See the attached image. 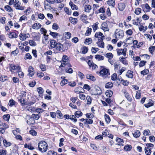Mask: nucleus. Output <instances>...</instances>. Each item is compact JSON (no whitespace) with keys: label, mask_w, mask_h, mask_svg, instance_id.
Listing matches in <instances>:
<instances>
[{"label":"nucleus","mask_w":155,"mask_h":155,"mask_svg":"<svg viewBox=\"0 0 155 155\" xmlns=\"http://www.w3.org/2000/svg\"><path fill=\"white\" fill-rule=\"evenodd\" d=\"M141 9L140 8H137L136 9L135 11V13L137 15H139L141 12Z\"/></svg>","instance_id":"bf43d9fd"},{"label":"nucleus","mask_w":155,"mask_h":155,"mask_svg":"<svg viewBox=\"0 0 155 155\" xmlns=\"http://www.w3.org/2000/svg\"><path fill=\"white\" fill-rule=\"evenodd\" d=\"M126 5L123 3H120L118 4V8L120 11H123L125 8Z\"/></svg>","instance_id":"1a4fd4ad"},{"label":"nucleus","mask_w":155,"mask_h":155,"mask_svg":"<svg viewBox=\"0 0 155 155\" xmlns=\"http://www.w3.org/2000/svg\"><path fill=\"white\" fill-rule=\"evenodd\" d=\"M92 29L91 28H89L86 31V33H85V35L86 36H88L89 35L91 32Z\"/></svg>","instance_id":"5fc2aeb1"},{"label":"nucleus","mask_w":155,"mask_h":155,"mask_svg":"<svg viewBox=\"0 0 155 155\" xmlns=\"http://www.w3.org/2000/svg\"><path fill=\"white\" fill-rule=\"evenodd\" d=\"M69 20L70 22L74 25L76 24L78 21V19L77 18H73L71 17L70 18Z\"/></svg>","instance_id":"5701e85b"},{"label":"nucleus","mask_w":155,"mask_h":155,"mask_svg":"<svg viewBox=\"0 0 155 155\" xmlns=\"http://www.w3.org/2000/svg\"><path fill=\"white\" fill-rule=\"evenodd\" d=\"M115 35L116 38H121L124 36V31L120 29H117L115 30Z\"/></svg>","instance_id":"f03ea898"},{"label":"nucleus","mask_w":155,"mask_h":155,"mask_svg":"<svg viewBox=\"0 0 155 155\" xmlns=\"http://www.w3.org/2000/svg\"><path fill=\"white\" fill-rule=\"evenodd\" d=\"M29 73L28 74L32 77L34 75V68L31 66H30L29 68L28 69Z\"/></svg>","instance_id":"dca6fc26"},{"label":"nucleus","mask_w":155,"mask_h":155,"mask_svg":"<svg viewBox=\"0 0 155 155\" xmlns=\"http://www.w3.org/2000/svg\"><path fill=\"white\" fill-rule=\"evenodd\" d=\"M28 36H29L28 34H26L24 33H21L19 35V37L21 40L23 41L26 39L27 38H28Z\"/></svg>","instance_id":"423d86ee"},{"label":"nucleus","mask_w":155,"mask_h":155,"mask_svg":"<svg viewBox=\"0 0 155 155\" xmlns=\"http://www.w3.org/2000/svg\"><path fill=\"white\" fill-rule=\"evenodd\" d=\"M50 31V33L49 34L51 35L54 38H55L56 37L58 36H61L60 35H59L58 33L56 32H52Z\"/></svg>","instance_id":"72a5a7b5"},{"label":"nucleus","mask_w":155,"mask_h":155,"mask_svg":"<svg viewBox=\"0 0 155 155\" xmlns=\"http://www.w3.org/2000/svg\"><path fill=\"white\" fill-rule=\"evenodd\" d=\"M149 50L151 54H153V51L155 50V46H151L149 48Z\"/></svg>","instance_id":"e2e57ef3"},{"label":"nucleus","mask_w":155,"mask_h":155,"mask_svg":"<svg viewBox=\"0 0 155 155\" xmlns=\"http://www.w3.org/2000/svg\"><path fill=\"white\" fill-rule=\"evenodd\" d=\"M86 116L87 118L90 119L94 117L93 114L91 113H87L86 114Z\"/></svg>","instance_id":"69168bd1"},{"label":"nucleus","mask_w":155,"mask_h":155,"mask_svg":"<svg viewBox=\"0 0 155 155\" xmlns=\"http://www.w3.org/2000/svg\"><path fill=\"white\" fill-rule=\"evenodd\" d=\"M126 76L129 78H132L133 77V72L131 70H128L127 72Z\"/></svg>","instance_id":"f3484780"},{"label":"nucleus","mask_w":155,"mask_h":155,"mask_svg":"<svg viewBox=\"0 0 155 155\" xmlns=\"http://www.w3.org/2000/svg\"><path fill=\"white\" fill-rule=\"evenodd\" d=\"M3 143L4 145L6 147H9L12 144V143L10 142H7L5 140H3Z\"/></svg>","instance_id":"393cba45"},{"label":"nucleus","mask_w":155,"mask_h":155,"mask_svg":"<svg viewBox=\"0 0 155 155\" xmlns=\"http://www.w3.org/2000/svg\"><path fill=\"white\" fill-rule=\"evenodd\" d=\"M32 58L31 56L29 53H27L25 56V59H31Z\"/></svg>","instance_id":"0e129e2a"},{"label":"nucleus","mask_w":155,"mask_h":155,"mask_svg":"<svg viewBox=\"0 0 155 155\" xmlns=\"http://www.w3.org/2000/svg\"><path fill=\"white\" fill-rule=\"evenodd\" d=\"M95 90L96 91V92L94 93V94H94V95H97L98 94H100L101 93V90L100 88L97 86H96L95 87Z\"/></svg>","instance_id":"a211bd4d"},{"label":"nucleus","mask_w":155,"mask_h":155,"mask_svg":"<svg viewBox=\"0 0 155 155\" xmlns=\"http://www.w3.org/2000/svg\"><path fill=\"white\" fill-rule=\"evenodd\" d=\"M113 84L112 82H109L106 83L105 87L107 88H110L113 87Z\"/></svg>","instance_id":"7c9ffc66"},{"label":"nucleus","mask_w":155,"mask_h":155,"mask_svg":"<svg viewBox=\"0 0 155 155\" xmlns=\"http://www.w3.org/2000/svg\"><path fill=\"white\" fill-rule=\"evenodd\" d=\"M124 95L127 100L129 101H131L132 100V98L129 94L126 91H124Z\"/></svg>","instance_id":"4468645a"},{"label":"nucleus","mask_w":155,"mask_h":155,"mask_svg":"<svg viewBox=\"0 0 155 155\" xmlns=\"http://www.w3.org/2000/svg\"><path fill=\"white\" fill-rule=\"evenodd\" d=\"M87 100V104H90L91 103L92 99L91 97L89 96H87L86 97Z\"/></svg>","instance_id":"8fccbe9b"},{"label":"nucleus","mask_w":155,"mask_h":155,"mask_svg":"<svg viewBox=\"0 0 155 155\" xmlns=\"http://www.w3.org/2000/svg\"><path fill=\"white\" fill-rule=\"evenodd\" d=\"M116 140L117 143V144L118 145H124V141L121 138L117 137Z\"/></svg>","instance_id":"ddd939ff"},{"label":"nucleus","mask_w":155,"mask_h":155,"mask_svg":"<svg viewBox=\"0 0 155 155\" xmlns=\"http://www.w3.org/2000/svg\"><path fill=\"white\" fill-rule=\"evenodd\" d=\"M25 148H28V149L30 150H33L34 148L31 145H28L27 144H25Z\"/></svg>","instance_id":"680f3d73"},{"label":"nucleus","mask_w":155,"mask_h":155,"mask_svg":"<svg viewBox=\"0 0 155 155\" xmlns=\"http://www.w3.org/2000/svg\"><path fill=\"white\" fill-rule=\"evenodd\" d=\"M8 34L9 37L11 38H16L18 37V35L16 33L14 32L9 33Z\"/></svg>","instance_id":"2eb2a0df"},{"label":"nucleus","mask_w":155,"mask_h":155,"mask_svg":"<svg viewBox=\"0 0 155 155\" xmlns=\"http://www.w3.org/2000/svg\"><path fill=\"white\" fill-rule=\"evenodd\" d=\"M25 98H19L18 99V101L21 103V105L22 106H24L25 105Z\"/></svg>","instance_id":"bb28decb"},{"label":"nucleus","mask_w":155,"mask_h":155,"mask_svg":"<svg viewBox=\"0 0 155 155\" xmlns=\"http://www.w3.org/2000/svg\"><path fill=\"white\" fill-rule=\"evenodd\" d=\"M41 27V25L38 23L34 24L32 25V28L34 29H38Z\"/></svg>","instance_id":"6ab92c4d"},{"label":"nucleus","mask_w":155,"mask_h":155,"mask_svg":"<svg viewBox=\"0 0 155 155\" xmlns=\"http://www.w3.org/2000/svg\"><path fill=\"white\" fill-rule=\"evenodd\" d=\"M95 58L98 61L103 60L104 59V57L101 55L97 54L95 56Z\"/></svg>","instance_id":"a878e982"},{"label":"nucleus","mask_w":155,"mask_h":155,"mask_svg":"<svg viewBox=\"0 0 155 155\" xmlns=\"http://www.w3.org/2000/svg\"><path fill=\"white\" fill-rule=\"evenodd\" d=\"M16 102L13 99H12L9 100L8 103V105L10 107H12L15 105Z\"/></svg>","instance_id":"a18cd8bd"},{"label":"nucleus","mask_w":155,"mask_h":155,"mask_svg":"<svg viewBox=\"0 0 155 155\" xmlns=\"http://www.w3.org/2000/svg\"><path fill=\"white\" fill-rule=\"evenodd\" d=\"M97 44L98 46L102 48H104V44L103 41H99L97 42Z\"/></svg>","instance_id":"473e14b6"},{"label":"nucleus","mask_w":155,"mask_h":155,"mask_svg":"<svg viewBox=\"0 0 155 155\" xmlns=\"http://www.w3.org/2000/svg\"><path fill=\"white\" fill-rule=\"evenodd\" d=\"M146 63L147 61H141L139 64V67H143Z\"/></svg>","instance_id":"774afa93"},{"label":"nucleus","mask_w":155,"mask_h":155,"mask_svg":"<svg viewBox=\"0 0 155 155\" xmlns=\"http://www.w3.org/2000/svg\"><path fill=\"white\" fill-rule=\"evenodd\" d=\"M105 57L107 58L108 59H111L113 58V55L111 53H107L105 54Z\"/></svg>","instance_id":"4c0bfd02"},{"label":"nucleus","mask_w":155,"mask_h":155,"mask_svg":"<svg viewBox=\"0 0 155 155\" xmlns=\"http://www.w3.org/2000/svg\"><path fill=\"white\" fill-rule=\"evenodd\" d=\"M153 101L151 100H150L149 102L148 103L145 104H144L145 106L147 108L153 106Z\"/></svg>","instance_id":"4be33fe9"},{"label":"nucleus","mask_w":155,"mask_h":155,"mask_svg":"<svg viewBox=\"0 0 155 155\" xmlns=\"http://www.w3.org/2000/svg\"><path fill=\"white\" fill-rule=\"evenodd\" d=\"M31 116L34 118V119L36 120H38L41 116V114H32Z\"/></svg>","instance_id":"f704fd0d"},{"label":"nucleus","mask_w":155,"mask_h":155,"mask_svg":"<svg viewBox=\"0 0 155 155\" xmlns=\"http://www.w3.org/2000/svg\"><path fill=\"white\" fill-rule=\"evenodd\" d=\"M92 40L91 38H87L85 40L84 43L85 44L89 45L92 43Z\"/></svg>","instance_id":"cd10ccee"},{"label":"nucleus","mask_w":155,"mask_h":155,"mask_svg":"<svg viewBox=\"0 0 155 155\" xmlns=\"http://www.w3.org/2000/svg\"><path fill=\"white\" fill-rule=\"evenodd\" d=\"M11 67L12 70H16L18 69H19L20 68V66L18 65H15L13 64H11Z\"/></svg>","instance_id":"79ce46f5"},{"label":"nucleus","mask_w":155,"mask_h":155,"mask_svg":"<svg viewBox=\"0 0 155 155\" xmlns=\"http://www.w3.org/2000/svg\"><path fill=\"white\" fill-rule=\"evenodd\" d=\"M20 3L19 2L18 0H15L14 2V6L17 9L23 10L24 9V6L23 7L20 6Z\"/></svg>","instance_id":"20e7f679"},{"label":"nucleus","mask_w":155,"mask_h":155,"mask_svg":"<svg viewBox=\"0 0 155 155\" xmlns=\"http://www.w3.org/2000/svg\"><path fill=\"white\" fill-rule=\"evenodd\" d=\"M5 9L8 12L13 11L12 9L9 5H7L5 7Z\"/></svg>","instance_id":"052dcab7"},{"label":"nucleus","mask_w":155,"mask_h":155,"mask_svg":"<svg viewBox=\"0 0 155 155\" xmlns=\"http://www.w3.org/2000/svg\"><path fill=\"white\" fill-rule=\"evenodd\" d=\"M68 57L66 55H63L62 58V61L64 63L68 62Z\"/></svg>","instance_id":"a19ab883"},{"label":"nucleus","mask_w":155,"mask_h":155,"mask_svg":"<svg viewBox=\"0 0 155 155\" xmlns=\"http://www.w3.org/2000/svg\"><path fill=\"white\" fill-rule=\"evenodd\" d=\"M120 61L123 64L125 65L127 64V61L126 60L124 57H122L120 59Z\"/></svg>","instance_id":"58836bf2"},{"label":"nucleus","mask_w":155,"mask_h":155,"mask_svg":"<svg viewBox=\"0 0 155 155\" xmlns=\"http://www.w3.org/2000/svg\"><path fill=\"white\" fill-rule=\"evenodd\" d=\"M57 43V42L54 39L51 40L50 41L49 43V48L51 49L54 48V46H55V45H56V44Z\"/></svg>","instance_id":"0eeeda50"},{"label":"nucleus","mask_w":155,"mask_h":155,"mask_svg":"<svg viewBox=\"0 0 155 155\" xmlns=\"http://www.w3.org/2000/svg\"><path fill=\"white\" fill-rule=\"evenodd\" d=\"M113 92L111 91H107L105 92V94L107 97H110L112 96Z\"/></svg>","instance_id":"e433bc0d"},{"label":"nucleus","mask_w":155,"mask_h":155,"mask_svg":"<svg viewBox=\"0 0 155 155\" xmlns=\"http://www.w3.org/2000/svg\"><path fill=\"white\" fill-rule=\"evenodd\" d=\"M46 155H57V153L53 150H49Z\"/></svg>","instance_id":"c03bdc74"},{"label":"nucleus","mask_w":155,"mask_h":155,"mask_svg":"<svg viewBox=\"0 0 155 155\" xmlns=\"http://www.w3.org/2000/svg\"><path fill=\"white\" fill-rule=\"evenodd\" d=\"M143 7H145L146 8L147 10V11L149 12L150 10V7L147 4L143 5L142 7L143 8Z\"/></svg>","instance_id":"6e6d98bb"},{"label":"nucleus","mask_w":155,"mask_h":155,"mask_svg":"<svg viewBox=\"0 0 155 155\" xmlns=\"http://www.w3.org/2000/svg\"><path fill=\"white\" fill-rule=\"evenodd\" d=\"M29 44L30 45L32 46H35L37 45L35 42L33 40H30L29 41Z\"/></svg>","instance_id":"3c124183"},{"label":"nucleus","mask_w":155,"mask_h":155,"mask_svg":"<svg viewBox=\"0 0 155 155\" xmlns=\"http://www.w3.org/2000/svg\"><path fill=\"white\" fill-rule=\"evenodd\" d=\"M149 72V70L148 69H145L143 71H141V74L143 75L147 74Z\"/></svg>","instance_id":"864d4df0"},{"label":"nucleus","mask_w":155,"mask_h":155,"mask_svg":"<svg viewBox=\"0 0 155 155\" xmlns=\"http://www.w3.org/2000/svg\"><path fill=\"white\" fill-rule=\"evenodd\" d=\"M100 73L104 78H106L110 75L109 70L106 68H104L101 70Z\"/></svg>","instance_id":"7ed1b4c3"},{"label":"nucleus","mask_w":155,"mask_h":155,"mask_svg":"<svg viewBox=\"0 0 155 155\" xmlns=\"http://www.w3.org/2000/svg\"><path fill=\"white\" fill-rule=\"evenodd\" d=\"M82 113L80 111H77L75 113V115L77 117H79L82 115Z\"/></svg>","instance_id":"ea45409f"},{"label":"nucleus","mask_w":155,"mask_h":155,"mask_svg":"<svg viewBox=\"0 0 155 155\" xmlns=\"http://www.w3.org/2000/svg\"><path fill=\"white\" fill-rule=\"evenodd\" d=\"M99 24L98 22H96L94 24V25L92 26V28H93V30L94 31H95L98 28V27L97 26Z\"/></svg>","instance_id":"de8ad7c7"},{"label":"nucleus","mask_w":155,"mask_h":155,"mask_svg":"<svg viewBox=\"0 0 155 155\" xmlns=\"http://www.w3.org/2000/svg\"><path fill=\"white\" fill-rule=\"evenodd\" d=\"M87 16L85 14H83L81 15L80 16V19L83 21L86 19H87Z\"/></svg>","instance_id":"13d9d810"},{"label":"nucleus","mask_w":155,"mask_h":155,"mask_svg":"<svg viewBox=\"0 0 155 155\" xmlns=\"http://www.w3.org/2000/svg\"><path fill=\"white\" fill-rule=\"evenodd\" d=\"M103 35V34L101 32H96L95 35V37L99 38L101 36Z\"/></svg>","instance_id":"4d7b16f0"},{"label":"nucleus","mask_w":155,"mask_h":155,"mask_svg":"<svg viewBox=\"0 0 155 155\" xmlns=\"http://www.w3.org/2000/svg\"><path fill=\"white\" fill-rule=\"evenodd\" d=\"M101 28L104 31H107L109 30L107 24L106 22L103 23L101 25Z\"/></svg>","instance_id":"6e6552de"},{"label":"nucleus","mask_w":155,"mask_h":155,"mask_svg":"<svg viewBox=\"0 0 155 155\" xmlns=\"http://www.w3.org/2000/svg\"><path fill=\"white\" fill-rule=\"evenodd\" d=\"M91 9V6L89 5H86L84 7V11L87 13H89L90 10Z\"/></svg>","instance_id":"412c9836"},{"label":"nucleus","mask_w":155,"mask_h":155,"mask_svg":"<svg viewBox=\"0 0 155 155\" xmlns=\"http://www.w3.org/2000/svg\"><path fill=\"white\" fill-rule=\"evenodd\" d=\"M86 77L87 79L93 81H94L96 80L95 78L91 74H87L86 75Z\"/></svg>","instance_id":"aec40b11"},{"label":"nucleus","mask_w":155,"mask_h":155,"mask_svg":"<svg viewBox=\"0 0 155 155\" xmlns=\"http://www.w3.org/2000/svg\"><path fill=\"white\" fill-rule=\"evenodd\" d=\"M37 90L39 94V96L42 97L43 95V93L44 92L43 88L41 87H38L37 88Z\"/></svg>","instance_id":"9d476101"},{"label":"nucleus","mask_w":155,"mask_h":155,"mask_svg":"<svg viewBox=\"0 0 155 155\" xmlns=\"http://www.w3.org/2000/svg\"><path fill=\"white\" fill-rule=\"evenodd\" d=\"M48 147V144L45 141H41L38 143L39 150L42 152H45L47 150Z\"/></svg>","instance_id":"f257e3e1"},{"label":"nucleus","mask_w":155,"mask_h":155,"mask_svg":"<svg viewBox=\"0 0 155 155\" xmlns=\"http://www.w3.org/2000/svg\"><path fill=\"white\" fill-rule=\"evenodd\" d=\"M64 35L67 39H69L71 36V34L69 32H65L64 33Z\"/></svg>","instance_id":"c756f323"},{"label":"nucleus","mask_w":155,"mask_h":155,"mask_svg":"<svg viewBox=\"0 0 155 155\" xmlns=\"http://www.w3.org/2000/svg\"><path fill=\"white\" fill-rule=\"evenodd\" d=\"M140 132L138 130H136L133 134L134 137L136 138L139 137L140 136Z\"/></svg>","instance_id":"c9c22d12"},{"label":"nucleus","mask_w":155,"mask_h":155,"mask_svg":"<svg viewBox=\"0 0 155 155\" xmlns=\"http://www.w3.org/2000/svg\"><path fill=\"white\" fill-rule=\"evenodd\" d=\"M27 123L30 125L34 124L35 123V120L34 118L31 116L28 120L27 121Z\"/></svg>","instance_id":"9b49d317"},{"label":"nucleus","mask_w":155,"mask_h":155,"mask_svg":"<svg viewBox=\"0 0 155 155\" xmlns=\"http://www.w3.org/2000/svg\"><path fill=\"white\" fill-rule=\"evenodd\" d=\"M104 117L107 123H110V119L109 115L107 114H105L104 115Z\"/></svg>","instance_id":"49530a36"},{"label":"nucleus","mask_w":155,"mask_h":155,"mask_svg":"<svg viewBox=\"0 0 155 155\" xmlns=\"http://www.w3.org/2000/svg\"><path fill=\"white\" fill-rule=\"evenodd\" d=\"M132 147L131 145H127L124 147L125 150L126 151H130Z\"/></svg>","instance_id":"603ef678"},{"label":"nucleus","mask_w":155,"mask_h":155,"mask_svg":"<svg viewBox=\"0 0 155 155\" xmlns=\"http://www.w3.org/2000/svg\"><path fill=\"white\" fill-rule=\"evenodd\" d=\"M39 67L42 71H45L46 70V66L44 64H40L39 65Z\"/></svg>","instance_id":"37998d69"},{"label":"nucleus","mask_w":155,"mask_h":155,"mask_svg":"<svg viewBox=\"0 0 155 155\" xmlns=\"http://www.w3.org/2000/svg\"><path fill=\"white\" fill-rule=\"evenodd\" d=\"M57 47L56 50L57 51L61 52H63L64 51L63 46L62 44L59 43L58 44V46Z\"/></svg>","instance_id":"f8f14e48"},{"label":"nucleus","mask_w":155,"mask_h":155,"mask_svg":"<svg viewBox=\"0 0 155 155\" xmlns=\"http://www.w3.org/2000/svg\"><path fill=\"white\" fill-rule=\"evenodd\" d=\"M111 79L113 81H115L117 79V74L116 73L113 74L111 76Z\"/></svg>","instance_id":"338daca9"},{"label":"nucleus","mask_w":155,"mask_h":155,"mask_svg":"<svg viewBox=\"0 0 155 155\" xmlns=\"http://www.w3.org/2000/svg\"><path fill=\"white\" fill-rule=\"evenodd\" d=\"M107 4L111 6L112 7H114L115 5V0H109L107 1Z\"/></svg>","instance_id":"2f4dec72"},{"label":"nucleus","mask_w":155,"mask_h":155,"mask_svg":"<svg viewBox=\"0 0 155 155\" xmlns=\"http://www.w3.org/2000/svg\"><path fill=\"white\" fill-rule=\"evenodd\" d=\"M69 5L71 6V8L72 10H76L78 9V7L76 5L74 4L72 2L70 1L69 3Z\"/></svg>","instance_id":"b1692460"},{"label":"nucleus","mask_w":155,"mask_h":155,"mask_svg":"<svg viewBox=\"0 0 155 155\" xmlns=\"http://www.w3.org/2000/svg\"><path fill=\"white\" fill-rule=\"evenodd\" d=\"M118 55L123 54L124 56H125L126 55L127 48H124L123 49H117V50Z\"/></svg>","instance_id":"39448f33"},{"label":"nucleus","mask_w":155,"mask_h":155,"mask_svg":"<svg viewBox=\"0 0 155 155\" xmlns=\"http://www.w3.org/2000/svg\"><path fill=\"white\" fill-rule=\"evenodd\" d=\"M146 149L148 150L152 149L154 145L151 143H147L146 144Z\"/></svg>","instance_id":"c85d7f7f"},{"label":"nucleus","mask_w":155,"mask_h":155,"mask_svg":"<svg viewBox=\"0 0 155 155\" xmlns=\"http://www.w3.org/2000/svg\"><path fill=\"white\" fill-rule=\"evenodd\" d=\"M10 117V116L9 114L4 115L3 116V118L6 121H8Z\"/></svg>","instance_id":"09e8293b"}]
</instances>
